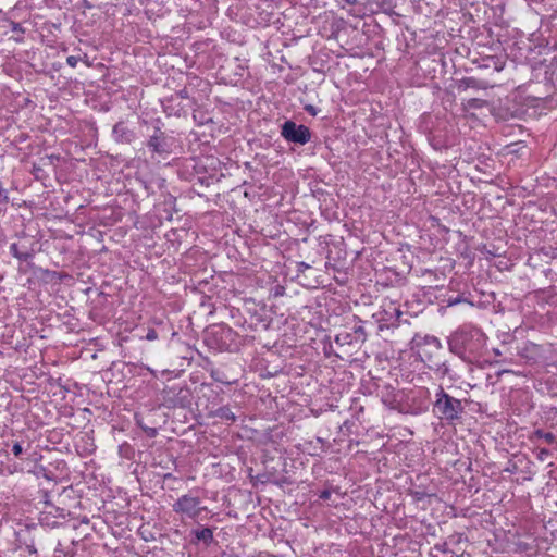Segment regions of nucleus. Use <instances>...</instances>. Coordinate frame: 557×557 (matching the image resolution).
I'll return each instance as SVG.
<instances>
[{"instance_id":"obj_1","label":"nucleus","mask_w":557,"mask_h":557,"mask_svg":"<svg viewBox=\"0 0 557 557\" xmlns=\"http://www.w3.org/2000/svg\"><path fill=\"white\" fill-rule=\"evenodd\" d=\"M485 344V334L470 325L459 327L448 337L449 350L469 362L481 355Z\"/></svg>"},{"instance_id":"obj_2","label":"nucleus","mask_w":557,"mask_h":557,"mask_svg":"<svg viewBox=\"0 0 557 557\" xmlns=\"http://www.w3.org/2000/svg\"><path fill=\"white\" fill-rule=\"evenodd\" d=\"M433 412L447 424H455L456 421L461 420L465 407L460 399L450 396L442 386H438L433 403Z\"/></svg>"},{"instance_id":"obj_3","label":"nucleus","mask_w":557,"mask_h":557,"mask_svg":"<svg viewBox=\"0 0 557 557\" xmlns=\"http://www.w3.org/2000/svg\"><path fill=\"white\" fill-rule=\"evenodd\" d=\"M443 349L440 341L433 338L425 347L420 350L421 360L426 367L433 371L438 377H449L454 380L457 375L454 373L448 360L441 357Z\"/></svg>"},{"instance_id":"obj_4","label":"nucleus","mask_w":557,"mask_h":557,"mask_svg":"<svg viewBox=\"0 0 557 557\" xmlns=\"http://www.w3.org/2000/svg\"><path fill=\"white\" fill-rule=\"evenodd\" d=\"M281 136L287 143L302 146L311 140L312 133L308 126L287 120L281 126Z\"/></svg>"},{"instance_id":"obj_5","label":"nucleus","mask_w":557,"mask_h":557,"mask_svg":"<svg viewBox=\"0 0 557 557\" xmlns=\"http://www.w3.org/2000/svg\"><path fill=\"white\" fill-rule=\"evenodd\" d=\"M173 144L174 138L169 136L159 126H156L153 134L150 135L146 141V147L152 157L154 154L164 157L172 153Z\"/></svg>"},{"instance_id":"obj_6","label":"nucleus","mask_w":557,"mask_h":557,"mask_svg":"<svg viewBox=\"0 0 557 557\" xmlns=\"http://www.w3.org/2000/svg\"><path fill=\"white\" fill-rule=\"evenodd\" d=\"M201 500L199 497L185 494L177 498L173 504V511L181 513L190 519H196L205 507H200Z\"/></svg>"},{"instance_id":"obj_7","label":"nucleus","mask_w":557,"mask_h":557,"mask_svg":"<svg viewBox=\"0 0 557 557\" xmlns=\"http://www.w3.org/2000/svg\"><path fill=\"white\" fill-rule=\"evenodd\" d=\"M112 137L117 144L131 145L137 138L134 129L129 128L124 121H119L112 128Z\"/></svg>"},{"instance_id":"obj_8","label":"nucleus","mask_w":557,"mask_h":557,"mask_svg":"<svg viewBox=\"0 0 557 557\" xmlns=\"http://www.w3.org/2000/svg\"><path fill=\"white\" fill-rule=\"evenodd\" d=\"M382 403L391 409H398L400 406V392L391 384H384L380 388Z\"/></svg>"},{"instance_id":"obj_9","label":"nucleus","mask_w":557,"mask_h":557,"mask_svg":"<svg viewBox=\"0 0 557 557\" xmlns=\"http://www.w3.org/2000/svg\"><path fill=\"white\" fill-rule=\"evenodd\" d=\"M78 541L72 540L69 544L64 545L61 542H58L53 557H75L76 555V545Z\"/></svg>"},{"instance_id":"obj_10","label":"nucleus","mask_w":557,"mask_h":557,"mask_svg":"<svg viewBox=\"0 0 557 557\" xmlns=\"http://www.w3.org/2000/svg\"><path fill=\"white\" fill-rule=\"evenodd\" d=\"M413 400L418 399L419 405L418 407L412 410V413H420L428 409L429 406V398H430V392L428 388L422 387L416 392H413Z\"/></svg>"},{"instance_id":"obj_11","label":"nucleus","mask_w":557,"mask_h":557,"mask_svg":"<svg viewBox=\"0 0 557 557\" xmlns=\"http://www.w3.org/2000/svg\"><path fill=\"white\" fill-rule=\"evenodd\" d=\"M208 416L210 418H219L223 421H227L231 423L236 421V416L232 412L231 408L227 406L219 407L218 409L210 411Z\"/></svg>"},{"instance_id":"obj_12","label":"nucleus","mask_w":557,"mask_h":557,"mask_svg":"<svg viewBox=\"0 0 557 557\" xmlns=\"http://www.w3.org/2000/svg\"><path fill=\"white\" fill-rule=\"evenodd\" d=\"M335 343L341 346V347H344V346H352L355 344H359L356 339V337H352V334L350 331H347V330H344V331H341L336 336H335Z\"/></svg>"},{"instance_id":"obj_13","label":"nucleus","mask_w":557,"mask_h":557,"mask_svg":"<svg viewBox=\"0 0 557 557\" xmlns=\"http://www.w3.org/2000/svg\"><path fill=\"white\" fill-rule=\"evenodd\" d=\"M468 88H472V89H484L486 88V84L482 81H479L474 77H465L463 79L460 81L459 85H458V89H468Z\"/></svg>"},{"instance_id":"obj_14","label":"nucleus","mask_w":557,"mask_h":557,"mask_svg":"<svg viewBox=\"0 0 557 557\" xmlns=\"http://www.w3.org/2000/svg\"><path fill=\"white\" fill-rule=\"evenodd\" d=\"M193 533L198 541L203 542L207 546L210 545L214 540L213 530L211 528L195 530Z\"/></svg>"},{"instance_id":"obj_15","label":"nucleus","mask_w":557,"mask_h":557,"mask_svg":"<svg viewBox=\"0 0 557 557\" xmlns=\"http://www.w3.org/2000/svg\"><path fill=\"white\" fill-rule=\"evenodd\" d=\"M324 444H325V442L321 437H317L314 441L307 442L306 445L308 446L307 447L308 454L311 456L320 455L321 453L324 451V448H323Z\"/></svg>"},{"instance_id":"obj_16","label":"nucleus","mask_w":557,"mask_h":557,"mask_svg":"<svg viewBox=\"0 0 557 557\" xmlns=\"http://www.w3.org/2000/svg\"><path fill=\"white\" fill-rule=\"evenodd\" d=\"M487 104H488V102L486 100H483L480 98H471V99L465 100L462 102L463 109L466 111L482 109V108L486 107Z\"/></svg>"},{"instance_id":"obj_17","label":"nucleus","mask_w":557,"mask_h":557,"mask_svg":"<svg viewBox=\"0 0 557 557\" xmlns=\"http://www.w3.org/2000/svg\"><path fill=\"white\" fill-rule=\"evenodd\" d=\"M177 396H178L177 399L170 400L172 407L184 408V407H186L189 404V399H188L189 392H188V389L180 388V391L177 393Z\"/></svg>"},{"instance_id":"obj_18","label":"nucleus","mask_w":557,"mask_h":557,"mask_svg":"<svg viewBox=\"0 0 557 557\" xmlns=\"http://www.w3.org/2000/svg\"><path fill=\"white\" fill-rule=\"evenodd\" d=\"M34 255H35V250L33 248H29V249L26 248L23 252L20 253L17 259L20 261L27 262L26 269L23 270L24 272H26L28 270H33L35 268V265L32 262H29V260L34 257Z\"/></svg>"},{"instance_id":"obj_19","label":"nucleus","mask_w":557,"mask_h":557,"mask_svg":"<svg viewBox=\"0 0 557 557\" xmlns=\"http://www.w3.org/2000/svg\"><path fill=\"white\" fill-rule=\"evenodd\" d=\"M532 438L544 440L547 444H553L556 441V436L552 432H545L542 429H537L533 432Z\"/></svg>"},{"instance_id":"obj_20","label":"nucleus","mask_w":557,"mask_h":557,"mask_svg":"<svg viewBox=\"0 0 557 557\" xmlns=\"http://www.w3.org/2000/svg\"><path fill=\"white\" fill-rule=\"evenodd\" d=\"M32 448L30 444L28 443L26 447L22 445L20 442H13L12 444V453L15 457L23 459L22 455L26 454Z\"/></svg>"},{"instance_id":"obj_21","label":"nucleus","mask_w":557,"mask_h":557,"mask_svg":"<svg viewBox=\"0 0 557 557\" xmlns=\"http://www.w3.org/2000/svg\"><path fill=\"white\" fill-rule=\"evenodd\" d=\"M351 334H352V337H356L357 342L360 344V343H363L366 341V331H364V327L362 325H355L352 329H351Z\"/></svg>"},{"instance_id":"obj_22","label":"nucleus","mask_w":557,"mask_h":557,"mask_svg":"<svg viewBox=\"0 0 557 557\" xmlns=\"http://www.w3.org/2000/svg\"><path fill=\"white\" fill-rule=\"evenodd\" d=\"M26 248L21 245V244H17V243H13L10 245V253L14 257V258H18L20 253L23 252Z\"/></svg>"},{"instance_id":"obj_23","label":"nucleus","mask_w":557,"mask_h":557,"mask_svg":"<svg viewBox=\"0 0 557 557\" xmlns=\"http://www.w3.org/2000/svg\"><path fill=\"white\" fill-rule=\"evenodd\" d=\"M211 377L216 381V382H221V383H224V384H230L231 382L228 381H225L222 376H221V373L219 371H212L211 372Z\"/></svg>"},{"instance_id":"obj_24","label":"nucleus","mask_w":557,"mask_h":557,"mask_svg":"<svg viewBox=\"0 0 557 557\" xmlns=\"http://www.w3.org/2000/svg\"><path fill=\"white\" fill-rule=\"evenodd\" d=\"M549 455L550 451L547 448H541L537 453V459L544 461Z\"/></svg>"},{"instance_id":"obj_25","label":"nucleus","mask_w":557,"mask_h":557,"mask_svg":"<svg viewBox=\"0 0 557 557\" xmlns=\"http://www.w3.org/2000/svg\"><path fill=\"white\" fill-rule=\"evenodd\" d=\"M145 338L147 341H154V339H157L158 338L157 331L154 329H149L147 334H146V336H145Z\"/></svg>"},{"instance_id":"obj_26","label":"nucleus","mask_w":557,"mask_h":557,"mask_svg":"<svg viewBox=\"0 0 557 557\" xmlns=\"http://www.w3.org/2000/svg\"><path fill=\"white\" fill-rule=\"evenodd\" d=\"M79 61V57H75V55H70L67 57L66 59V63L71 66V67H75L77 65Z\"/></svg>"},{"instance_id":"obj_27","label":"nucleus","mask_w":557,"mask_h":557,"mask_svg":"<svg viewBox=\"0 0 557 557\" xmlns=\"http://www.w3.org/2000/svg\"><path fill=\"white\" fill-rule=\"evenodd\" d=\"M305 110H306L309 114H311V115H313V116H315V115L318 114V110H317V108H315L314 106H312V104H307V106H305Z\"/></svg>"},{"instance_id":"obj_28","label":"nucleus","mask_w":557,"mask_h":557,"mask_svg":"<svg viewBox=\"0 0 557 557\" xmlns=\"http://www.w3.org/2000/svg\"><path fill=\"white\" fill-rule=\"evenodd\" d=\"M331 497V491L330 490H323L320 495H319V498L320 499H323V500H326Z\"/></svg>"},{"instance_id":"obj_29","label":"nucleus","mask_w":557,"mask_h":557,"mask_svg":"<svg viewBox=\"0 0 557 557\" xmlns=\"http://www.w3.org/2000/svg\"><path fill=\"white\" fill-rule=\"evenodd\" d=\"M310 269V265L306 262H298L297 263V271L298 272H305V270Z\"/></svg>"},{"instance_id":"obj_30","label":"nucleus","mask_w":557,"mask_h":557,"mask_svg":"<svg viewBox=\"0 0 557 557\" xmlns=\"http://www.w3.org/2000/svg\"><path fill=\"white\" fill-rule=\"evenodd\" d=\"M449 539H450V541H454L455 543H459L462 539V535L456 534V535H451Z\"/></svg>"},{"instance_id":"obj_31","label":"nucleus","mask_w":557,"mask_h":557,"mask_svg":"<svg viewBox=\"0 0 557 557\" xmlns=\"http://www.w3.org/2000/svg\"><path fill=\"white\" fill-rule=\"evenodd\" d=\"M435 548H436V549H440V550H442V552H444V553L448 552V549H447V543H444V544H442V545H436V546H435Z\"/></svg>"},{"instance_id":"obj_32","label":"nucleus","mask_w":557,"mask_h":557,"mask_svg":"<svg viewBox=\"0 0 557 557\" xmlns=\"http://www.w3.org/2000/svg\"><path fill=\"white\" fill-rule=\"evenodd\" d=\"M461 302V299L459 297L455 298V299H449L448 300V305L449 306H453V305H456V304H459Z\"/></svg>"},{"instance_id":"obj_33","label":"nucleus","mask_w":557,"mask_h":557,"mask_svg":"<svg viewBox=\"0 0 557 557\" xmlns=\"http://www.w3.org/2000/svg\"><path fill=\"white\" fill-rule=\"evenodd\" d=\"M12 29H13V30H18V29H20V24H18V23L13 22V23H12Z\"/></svg>"},{"instance_id":"obj_34","label":"nucleus","mask_w":557,"mask_h":557,"mask_svg":"<svg viewBox=\"0 0 557 557\" xmlns=\"http://www.w3.org/2000/svg\"><path fill=\"white\" fill-rule=\"evenodd\" d=\"M490 61H491V62H493L494 64H496V62H495L494 58H491V59H490ZM495 69H496L497 71H500V70H502V66H497V65H495Z\"/></svg>"},{"instance_id":"obj_35","label":"nucleus","mask_w":557,"mask_h":557,"mask_svg":"<svg viewBox=\"0 0 557 557\" xmlns=\"http://www.w3.org/2000/svg\"><path fill=\"white\" fill-rule=\"evenodd\" d=\"M395 310V314L397 318H399L401 315V311L399 309H394Z\"/></svg>"},{"instance_id":"obj_36","label":"nucleus","mask_w":557,"mask_h":557,"mask_svg":"<svg viewBox=\"0 0 557 557\" xmlns=\"http://www.w3.org/2000/svg\"><path fill=\"white\" fill-rule=\"evenodd\" d=\"M346 2L348 4H356L358 2V0H346Z\"/></svg>"},{"instance_id":"obj_37","label":"nucleus","mask_w":557,"mask_h":557,"mask_svg":"<svg viewBox=\"0 0 557 557\" xmlns=\"http://www.w3.org/2000/svg\"><path fill=\"white\" fill-rule=\"evenodd\" d=\"M28 550L30 554L36 553V549L34 547H28Z\"/></svg>"},{"instance_id":"obj_38","label":"nucleus","mask_w":557,"mask_h":557,"mask_svg":"<svg viewBox=\"0 0 557 557\" xmlns=\"http://www.w3.org/2000/svg\"><path fill=\"white\" fill-rule=\"evenodd\" d=\"M180 94H181L182 97H186V91L185 90H182Z\"/></svg>"},{"instance_id":"obj_39","label":"nucleus","mask_w":557,"mask_h":557,"mask_svg":"<svg viewBox=\"0 0 557 557\" xmlns=\"http://www.w3.org/2000/svg\"><path fill=\"white\" fill-rule=\"evenodd\" d=\"M494 352H495V355H497V356H499V355H500V352H499V350H498V349H495V350H494Z\"/></svg>"},{"instance_id":"obj_40","label":"nucleus","mask_w":557,"mask_h":557,"mask_svg":"<svg viewBox=\"0 0 557 557\" xmlns=\"http://www.w3.org/2000/svg\"><path fill=\"white\" fill-rule=\"evenodd\" d=\"M417 498H418V499H421V498H422V495H421V494H419V493H417Z\"/></svg>"},{"instance_id":"obj_41","label":"nucleus","mask_w":557,"mask_h":557,"mask_svg":"<svg viewBox=\"0 0 557 557\" xmlns=\"http://www.w3.org/2000/svg\"><path fill=\"white\" fill-rule=\"evenodd\" d=\"M83 522H84V523H88V519H87V518H84V519H83Z\"/></svg>"},{"instance_id":"obj_42","label":"nucleus","mask_w":557,"mask_h":557,"mask_svg":"<svg viewBox=\"0 0 557 557\" xmlns=\"http://www.w3.org/2000/svg\"><path fill=\"white\" fill-rule=\"evenodd\" d=\"M2 12V10H0V13Z\"/></svg>"}]
</instances>
